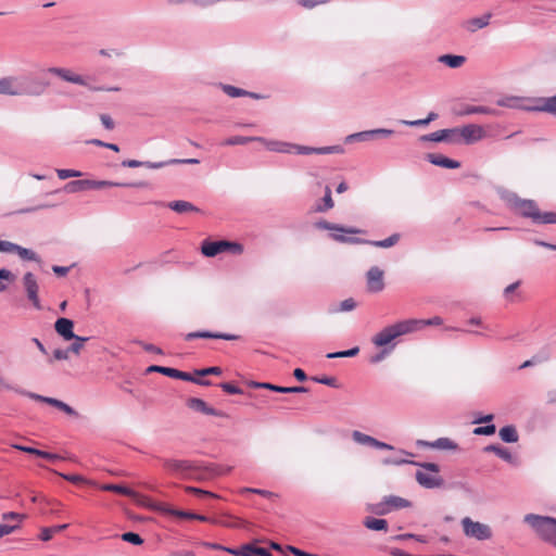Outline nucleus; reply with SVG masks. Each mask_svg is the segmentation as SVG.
Returning a JSON list of instances; mask_svg holds the SVG:
<instances>
[{
    "label": "nucleus",
    "mask_w": 556,
    "mask_h": 556,
    "mask_svg": "<svg viewBox=\"0 0 556 556\" xmlns=\"http://www.w3.org/2000/svg\"><path fill=\"white\" fill-rule=\"evenodd\" d=\"M497 194L511 211L521 217L530 218L533 224H556V213L541 212L534 200L521 199L517 193L505 188H498Z\"/></svg>",
    "instance_id": "nucleus-1"
},
{
    "label": "nucleus",
    "mask_w": 556,
    "mask_h": 556,
    "mask_svg": "<svg viewBox=\"0 0 556 556\" xmlns=\"http://www.w3.org/2000/svg\"><path fill=\"white\" fill-rule=\"evenodd\" d=\"M163 467L170 473L182 479H207L214 476L226 475L230 468H224L218 465H203L199 462L184 459H163Z\"/></svg>",
    "instance_id": "nucleus-2"
},
{
    "label": "nucleus",
    "mask_w": 556,
    "mask_h": 556,
    "mask_svg": "<svg viewBox=\"0 0 556 556\" xmlns=\"http://www.w3.org/2000/svg\"><path fill=\"white\" fill-rule=\"evenodd\" d=\"M443 324V319L439 316H434L429 319H405L395 324L389 325L380 330L372 338V343L376 346H383L391 343L399 337L416 332L426 326H440Z\"/></svg>",
    "instance_id": "nucleus-3"
},
{
    "label": "nucleus",
    "mask_w": 556,
    "mask_h": 556,
    "mask_svg": "<svg viewBox=\"0 0 556 556\" xmlns=\"http://www.w3.org/2000/svg\"><path fill=\"white\" fill-rule=\"evenodd\" d=\"M523 522L532 528L544 542L556 547V518L536 514H527Z\"/></svg>",
    "instance_id": "nucleus-4"
},
{
    "label": "nucleus",
    "mask_w": 556,
    "mask_h": 556,
    "mask_svg": "<svg viewBox=\"0 0 556 556\" xmlns=\"http://www.w3.org/2000/svg\"><path fill=\"white\" fill-rule=\"evenodd\" d=\"M18 97H40L50 87L51 83L42 76L33 73L17 75Z\"/></svg>",
    "instance_id": "nucleus-5"
},
{
    "label": "nucleus",
    "mask_w": 556,
    "mask_h": 556,
    "mask_svg": "<svg viewBox=\"0 0 556 556\" xmlns=\"http://www.w3.org/2000/svg\"><path fill=\"white\" fill-rule=\"evenodd\" d=\"M522 101L519 97H505L501 98L496 101V104L502 108L509 109H523L527 111H535V112H545L556 116V94L547 98H539L536 100L538 104L534 106H521L520 102Z\"/></svg>",
    "instance_id": "nucleus-6"
},
{
    "label": "nucleus",
    "mask_w": 556,
    "mask_h": 556,
    "mask_svg": "<svg viewBox=\"0 0 556 556\" xmlns=\"http://www.w3.org/2000/svg\"><path fill=\"white\" fill-rule=\"evenodd\" d=\"M201 252L206 257H215L220 253H230L240 255L243 252V245L228 240H204L201 244Z\"/></svg>",
    "instance_id": "nucleus-7"
},
{
    "label": "nucleus",
    "mask_w": 556,
    "mask_h": 556,
    "mask_svg": "<svg viewBox=\"0 0 556 556\" xmlns=\"http://www.w3.org/2000/svg\"><path fill=\"white\" fill-rule=\"evenodd\" d=\"M330 237L334 241H338V242H341V243L370 244V245H374V247H377V248H383V249L393 247L400 240V235L399 233H393V235H391L390 237H388V238H386L383 240H377V241L361 239V238H357V237H346V236H343V235H340V233H334V232L330 233Z\"/></svg>",
    "instance_id": "nucleus-8"
},
{
    "label": "nucleus",
    "mask_w": 556,
    "mask_h": 556,
    "mask_svg": "<svg viewBox=\"0 0 556 556\" xmlns=\"http://www.w3.org/2000/svg\"><path fill=\"white\" fill-rule=\"evenodd\" d=\"M464 534L467 538L476 539L478 541H485L492 538L491 528L482 522L473 521L470 517L462 519Z\"/></svg>",
    "instance_id": "nucleus-9"
},
{
    "label": "nucleus",
    "mask_w": 556,
    "mask_h": 556,
    "mask_svg": "<svg viewBox=\"0 0 556 556\" xmlns=\"http://www.w3.org/2000/svg\"><path fill=\"white\" fill-rule=\"evenodd\" d=\"M457 143L472 144L482 140L485 132L482 126L468 124L463 127H456Z\"/></svg>",
    "instance_id": "nucleus-10"
},
{
    "label": "nucleus",
    "mask_w": 556,
    "mask_h": 556,
    "mask_svg": "<svg viewBox=\"0 0 556 556\" xmlns=\"http://www.w3.org/2000/svg\"><path fill=\"white\" fill-rule=\"evenodd\" d=\"M412 503L396 495L384 496L381 502L372 507V511L377 515H387L392 510L409 507Z\"/></svg>",
    "instance_id": "nucleus-11"
},
{
    "label": "nucleus",
    "mask_w": 556,
    "mask_h": 556,
    "mask_svg": "<svg viewBox=\"0 0 556 556\" xmlns=\"http://www.w3.org/2000/svg\"><path fill=\"white\" fill-rule=\"evenodd\" d=\"M21 395L27 396L34 401L46 403L48 405H51L61 412L65 413L68 416L78 417V413L68 404L65 402L58 400L55 397H49L45 395H40L30 391H21Z\"/></svg>",
    "instance_id": "nucleus-12"
},
{
    "label": "nucleus",
    "mask_w": 556,
    "mask_h": 556,
    "mask_svg": "<svg viewBox=\"0 0 556 556\" xmlns=\"http://www.w3.org/2000/svg\"><path fill=\"white\" fill-rule=\"evenodd\" d=\"M22 282H23V287L26 292V296H27L28 301L33 304V306L36 309H38V311L42 309L40 299L38 295L39 285H38L36 276L33 273L27 271L24 274V276L22 278Z\"/></svg>",
    "instance_id": "nucleus-13"
},
{
    "label": "nucleus",
    "mask_w": 556,
    "mask_h": 556,
    "mask_svg": "<svg viewBox=\"0 0 556 556\" xmlns=\"http://www.w3.org/2000/svg\"><path fill=\"white\" fill-rule=\"evenodd\" d=\"M0 252L1 253H15L23 261L37 262L39 263L41 260L38 254L27 248L18 245L11 241L0 240Z\"/></svg>",
    "instance_id": "nucleus-14"
},
{
    "label": "nucleus",
    "mask_w": 556,
    "mask_h": 556,
    "mask_svg": "<svg viewBox=\"0 0 556 556\" xmlns=\"http://www.w3.org/2000/svg\"><path fill=\"white\" fill-rule=\"evenodd\" d=\"M394 134V130L387 128H377L370 130H363L348 135L344 138L345 143H354L356 141H369L377 137H389Z\"/></svg>",
    "instance_id": "nucleus-15"
},
{
    "label": "nucleus",
    "mask_w": 556,
    "mask_h": 556,
    "mask_svg": "<svg viewBox=\"0 0 556 556\" xmlns=\"http://www.w3.org/2000/svg\"><path fill=\"white\" fill-rule=\"evenodd\" d=\"M421 141L457 143L456 127L440 129L420 137Z\"/></svg>",
    "instance_id": "nucleus-16"
},
{
    "label": "nucleus",
    "mask_w": 556,
    "mask_h": 556,
    "mask_svg": "<svg viewBox=\"0 0 556 556\" xmlns=\"http://www.w3.org/2000/svg\"><path fill=\"white\" fill-rule=\"evenodd\" d=\"M41 73L42 74L55 75V76L60 77L61 79H63L65 81H68V83H72V84H76V85H80V86H87L86 79L83 76L73 73L68 68H64V67H48L46 70H42Z\"/></svg>",
    "instance_id": "nucleus-17"
},
{
    "label": "nucleus",
    "mask_w": 556,
    "mask_h": 556,
    "mask_svg": "<svg viewBox=\"0 0 556 556\" xmlns=\"http://www.w3.org/2000/svg\"><path fill=\"white\" fill-rule=\"evenodd\" d=\"M186 405L190 409L202 413L204 415H210V416H215V417H227L226 413L208 406L205 401L198 399V397H189L186 402Z\"/></svg>",
    "instance_id": "nucleus-18"
},
{
    "label": "nucleus",
    "mask_w": 556,
    "mask_h": 556,
    "mask_svg": "<svg viewBox=\"0 0 556 556\" xmlns=\"http://www.w3.org/2000/svg\"><path fill=\"white\" fill-rule=\"evenodd\" d=\"M240 337L237 334L225 333V332H213L208 330H199L193 332H188L185 334L186 341H191L194 339H220L227 341L238 340Z\"/></svg>",
    "instance_id": "nucleus-19"
},
{
    "label": "nucleus",
    "mask_w": 556,
    "mask_h": 556,
    "mask_svg": "<svg viewBox=\"0 0 556 556\" xmlns=\"http://www.w3.org/2000/svg\"><path fill=\"white\" fill-rule=\"evenodd\" d=\"M147 374L151 372H159L166 377L179 379V380H191V374L187 371H181L179 369L173 368V367H165V366H159V365H151L146 369Z\"/></svg>",
    "instance_id": "nucleus-20"
},
{
    "label": "nucleus",
    "mask_w": 556,
    "mask_h": 556,
    "mask_svg": "<svg viewBox=\"0 0 556 556\" xmlns=\"http://www.w3.org/2000/svg\"><path fill=\"white\" fill-rule=\"evenodd\" d=\"M366 278L367 288L370 292H380L384 289L383 271L379 267H370L366 274Z\"/></svg>",
    "instance_id": "nucleus-21"
},
{
    "label": "nucleus",
    "mask_w": 556,
    "mask_h": 556,
    "mask_svg": "<svg viewBox=\"0 0 556 556\" xmlns=\"http://www.w3.org/2000/svg\"><path fill=\"white\" fill-rule=\"evenodd\" d=\"M161 510L168 515V516H173V517H177V518H181V519H191V520H199L201 522H212V520L204 516V515H200V514H195V513H192V511H187V510H181V509H177V508H174L169 505H164Z\"/></svg>",
    "instance_id": "nucleus-22"
},
{
    "label": "nucleus",
    "mask_w": 556,
    "mask_h": 556,
    "mask_svg": "<svg viewBox=\"0 0 556 556\" xmlns=\"http://www.w3.org/2000/svg\"><path fill=\"white\" fill-rule=\"evenodd\" d=\"M55 332L65 341H71L76 338L74 333V321L66 317H60L54 323Z\"/></svg>",
    "instance_id": "nucleus-23"
},
{
    "label": "nucleus",
    "mask_w": 556,
    "mask_h": 556,
    "mask_svg": "<svg viewBox=\"0 0 556 556\" xmlns=\"http://www.w3.org/2000/svg\"><path fill=\"white\" fill-rule=\"evenodd\" d=\"M315 227L320 230H329V231H337V232H343L348 235H357V233H364L365 231L359 228L355 227H345L341 226L339 224H333L325 219H320L315 223Z\"/></svg>",
    "instance_id": "nucleus-24"
},
{
    "label": "nucleus",
    "mask_w": 556,
    "mask_h": 556,
    "mask_svg": "<svg viewBox=\"0 0 556 556\" xmlns=\"http://www.w3.org/2000/svg\"><path fill=\"white\" fill-rule=\"evenodd\" d=\"M416 481L425 489H437L444 484V480L440 476H431L421 470L415 473Z\"/></svg>",
    "instance_id": "nucleus-25"
},
{
    "label": "nucleus",
    "mask_w": 556,
    "mask_h": 556,
    "mask_svg": "<svg viewBox=\"0 0 556 556\" xmlns=\"http://www.w3.org/2000/svg\"><path fill=\"white\" fill-rule=\"evenodd\" d=\"M384 465H404V464H412L421 467L422 469L438 473L440 471V466L435 463H416L413 460H407L404 458L399 457H387L382 460Z\"/></svg>",
    "instance_id": "nucleus-26"
},
{
    "label": "nucleus",
    "mask_w": 556,
    "mask_h": 556,
    "mask_svg": "<svg viewBox=\"0 0 556 556\" xmlns=\"http://www.w3.org/2000/svg\"><path fill=\"white\" fill-rule=\"evenodd\" d=\"M473 114L501 116L502 112L497 109L485 105H465L460 111L457 112V115L459 116H467Z\"/></svg>",
    "instance_id": "nucleus-27"
},
{
    "label": "nucleus",
    "mask_w": 556,
    "mask_h": 556,
    "mask_svg": "<svg viewBox=\"0 0 556 556\" xmlns=\"http://www.w3.org/2000/svg\"><path fill=\"white\" fill-rule=\"evenodd\" d=\"M251 386L257 389H267L278 393H305L307 388L305 387H281L269 382H252Z\"/></svg>",
    "instance_id": "nucleus-28"
},
{
    "label": "nucleus",
    "mask_w": 556,
    "mask_h": 556,
    "mask_svg": "<svg viewBox=\"0 0 556 556\" xmlns=\"http://www.w3.org/2000/svg\"><path fill=\"white\" fill-rule=\"evenodd\" d=\"M426 159L428 162H430L431 164L439 166V167L451 168V169L460 167V162L450 159L443 154L429 153V154H427Z\"/></svg>",
    "instance_id": "nucleus-29"
},
{
    "label": "nucleus",
    "mask_w": 556,
    "mask_h": 556,
    "mask_svg": "<svg viewBox=\"0 0 556 556\" xmlns=\"http://www.w3.org/2000/svg\"><path fill=\"white\" fill-rule=\"evenodd\" d=\"M416 445L418 447H431L438 450H456L457 444L448 438H439L435 441L417 440Z\"/></svg>",
    "instance_id": "nucleus-30"
},
{
    "label": "nucleus",
    "mask_w": 556,
    "mask_h": 556,
    "mask_svg": "<svg viewBox=\"0 0 556 556\" xmlns=\"http://www.w3.org/2000/svg\"><path fill=\"white\" fill-rule=\"evenodd\" d=\"M0 94L18 97L16 76L0 78Z\"/></svg>",
    "instance_id": "nucleus-31"
},
{
    "label": "nucleus",
    "mask_w": 556,
    "mask_h": 556,
    "mask_svg": "<svg viewBox=\"0 0 556 556\" xmlns=\"http://www.w3.org/2000/svg\"><path fill=\"white\" fill-rule=\"evenodd\" d=\"M258 142H262L265 144L267 150L278 153H293V144L285 141H278V140H267L263 137V140H258Z\"/></svg>",
    "instance_id": "nucleus-32"
},
{
    "label": "nucleus",
    "mask_w": 556,
    "mask_h": 556,
    "mask_svg": "<svg viewBox=\"0 0 556 556\" xmlns=\"http://www.w3.org/2000/svg\"><path fill=\"white\" fill-rule=\"evenodd\" d=\"M90 185H91V189H93V190L103 189L106 187H146L147 186V184L143 181L127 184V182H114V181H109V180H93V179H90Z\"/></svg>",
    "instance_id": "nucleus-33"
},
{
    "label": "nucleus",
    "mask_w": 556,
    "mask_h": 556,
    "mask_svg": "<svg viewBox=\"0 0 556 556\" xmlns=\"http://www.w3.org/2000/svg\"><path fill=\"white\" fill-rule=\"evenodd\" d=\"M491 13H486L482 16L473 17L465 23V27L468 31L475 33L481 28L486 27L490 24Z\"/></svg>",
    "instance_id": "nucleus-34"
},
{
    "label": "nucleus",
    "mask_w": 556,
    "mask_h": 556,
    "mask_svg": "<svg viewBox=\"0 0 556 556\" xmlns=\"http://www.w3.org/2000/svg\"><path fill=\"white\" fill-rule=\"evenodd\" d=\"M483 451L485 453H494L496 456H498L501 459L507 462V463H510L513 464L514 460H515V457L513 456V454L510 453V451L506 447H503L498 444H490V445H486Z\"/></svg>",
    "instance_id": "nucleus-35"
},
{
    "label": "nucleus",
    "mask_w": 556,
    "mask_h": 556,
    "mask_svg": "<svg viewBox=\"0 0 556 556\" xmlns=\"http://www.w3.org/2000/svg\"><path fill=\"white\" fill-rule=\"evenodd\" d=\"M122 166L124 167H147L150 169H160L164 167L163 161L161 162H150V161H137V160H125L122 162Z\"/></svg>",
    "instance_id": "nucleus-36"
},
{
    "label": "nucleus",
    "mask_w": 556,
    "mask_h": 556,
    "mask_svg": "<svg viewBox=\"0 0 556 556\" xmlns=\"http://www.w3.org/2000/svg\"><path fill=\"white\" fill-rule=\"evenodd\" d=\"M498 435L505 443H516L519 440L517 429L513 425L504 426L500 429Z\"/></svg>",
    "instance_id": "nucleus-37"
},
{
    "label": "nucleus",
    "mask_w": 556,
    "mask_h": 556,
    "mask_svg": "<svg viewBox=\"0 0 556 556\" xmlns=\"http://www.w3.org/2000/svg\"><path fill=\"white\" fill-rule=\"evenodd\" d=\"M84 190H91L90 179L72 180L64 186V191L75 193Z\"/></svg>",
    "instance_id": "nucleus-38"
},
{
    "label": "nucleus",
    "mask_w": 556,
    "mask_h": 556,
    "mask_svg": "<svg viewBox=\"0 0 556 556\" xmlns=\"http://www.w3.org/2000/svg\"><path fill=\"white\" fill-rule=\"evenodd\" d=\"M438 61L451 68H458L466 62V58L464 55L443 54L439 56Z\"/></svg>",
    "instance_id": "nucleus-39"
},
{
    "label": "nucleus",
    "mask_w": 556,
    "mask_h": 556,
    "mask_svg": "<svg viewBox=\"0 0 556 556\" xmlns=\"http://www.w3.org/2000/svg\"><path fill=\"white\" fill-rule=\"evenodd\" d=\"M100 489L102 491L114 492L128 497H134L136 495L134 490L123 484L106 483L102 484Z\"/></svg>",
    "instance_id": "nucleus-40"
},
{
    "label": "nucleus",
    "mask_w": 556,
    "mask_h": 556,
    "mask_svg": "<svg viewBox=\"0 0 556 556\" xmlns=\"http://www.w3.org/2000/svg\"><path fill=\"white\" fill-rule=\"evenodd\" d=\"M168 207L179 214H184L187 212H199L200 211L192 203L187 202V201H181V200L169 202Z\"/></svg>",
    "instance_id": "nucleus-41"
},
{
    "label": "nucleus",
    "mask_w": 556,
    "mask_h": 556,
    "mask_svg": "<svg viewBox=\"0 0 556 556\" xmlns=\"http://www.w3.org/2000/svg\"><path fill=\"white\" fill-rule=\"evenodd\" d=\"M67 528H68V523L56 525V526H52V527H43V528H41L39 539L43 542H48L52 539V536L55 533H59Z\"/></svg>",
    "instance_id": "nucleus-42"
},
{
    "label": "nucleus",
    "mask_w": 556,
    "mask_h": 556,
    "mask_svg": "<svg viewBox=\"0 0 556 556\" xmlns=\"http://www.w3.org/2000/svg\"><path fill=\"white\" fill-rule=\"evenodd\" d=\"M364 526L374 531H388V521L386 519H378L374 517H366Z\"/></svg>",
    "instance_id": "nucleus-43"
},
{
    "label": "nucleus",
    "mask_w": 556,
    "mask_h": 556,
    "mask_svg": "<svg viewBox=\"0 0 556 556\" xmlns=\"http://www.w3.org/2000/svg\"><path fill=\"white\" fill-rule=\"evenodd\" d=\"M263 140V137H244V136H233L227 138L222 144L224 146H239L247 144L249 142Z\"/></svg>",
    "instance_id": "nucleus-44"
},
{
    "label": "nucleus",
    "mask_w": 556,
    "mask_h": 556,
    "mask_svg": "<svg viewBox=\"0 0 556 556\" xmlns=\"http://www.w3.org/2000/svg\"><path fill=\"white\" fill-rule=\"evenodd\" d=\"M334 203H333V200H332V197H331V189L329 186H326L325 188V195L323 198V203L321 204H318L316 207H315V211L316 212H327L329 210H331L333 207Z\"/></svg>",
    "instance_id": "nucleus-45"
},
{
    "label": "nucleus",
    "mask_w": 556,
    "mask_h": 556,
    "mask_svg": "<svg viewBox=\"0 0 556 556\" xmlns=\"http://www.w3.org/2000/svg\"><path fill=\"white\" fill-rule=\"evenodd\" d=\"M438 114L434 112H430L426 118L422 119H415V121H400L401 124H404L406 126L410 127H418V126H427L429 123L435 121L438 118Z\"/></svg>",
    "instance_id": "nucleus-46"
},
{
    "label": "nucleus",
    "mask_w": 556,
    "mask_h": 556,
    "mask_svg": "<svg viewBox=\"0 0 556 556\" xmlns=\"http://www.w3.org/2000/svg\"><path fill=\"white\" fill-rule=\"evenodd\" d=\"M222 89L227 96L231 98L245 97V94H248V90L235 87L232 85L223 84Z\"/></svg>",
    "instance_id": "nucleus-47"
},
{
    "label": "nucleus",
    "mask_w": 556,
    "mask_h": 556,
    "mask_svg": "<svg viewBox=\"0 0 556 556\" xmlns=\"http://www.w3.org/2000/svg\"><path fill=\"white\" fill-rule=\"evenodd\" d=\"M394 346H395V344H392V342L387 345H383L382 346L383 349L379 353L372 355L370 357L369 362L371 364H378V363L382 362L384 359V357L392 352Z\"/></svg>",
    "instance_id": "nucleus-48"
},
{
    "label": "nucleus",
    "mask_w": 556,
    "mask_h": 556,
    "mask_svg": "<svg viewBox=\"0 0 556 556\" xmlns=\"http://www.w3.org/2000/svg\"><path fill=\"white\" fill-rule=\"evenodd\" d=\"M359 348L354 346L349 350L339 351V352H331L326 355L327 358H341V357H354L358 354Z\"/></svg>",
    "instance_id": "nucleus-49"
},
{
    "label": "nucleus",
    "mask_w": 556,
    "mask_h": 556,
    "mask_svg": "<svg viewBox=\"0 0 556 556\" xmlns=\"http://www.w3.org/2000/svg\"><path fill=\"white\" fill-rule=\"evenodd\" d=\"M352 439L358 444L371 446L375 438L355 430L352 432Z\"/></svg>",
    "instance_id": "nucleus-50"
},
{
    "label": "nucleus",
    "mask_w": 556,
    "mask_h": 556,
    "mask_svg": "<svg viewBox=\"0 0 556 556\" xmlns=\"http://www.w3.org/2000/svg\"><path fill=\"white\" fill-rule=\"evenodd\" d=\"M56 204H53V203H40V204H37L35 206H29V207H23V208H20L17 211H15L13 214H28V213H34V212H37V211H40V210H46V208H51V207H54Z\"/></svg>",
    "instance_id": "nucleus-51"
},
{
    "label": "nucleus",
    "mask_w": 556,
    "mask_h": 556,
    "mask_svg": "<svg viewBox=\"0 0 556 556\" xmlns=\"http://www.w3.org/2000/svg\"><path fill=\"white\" fill-rule=\"evenodd\" d=\"M121 538L123 541L132 545H141L143 543V539L138 533L131 531L124 532Z\"/></svg>",
    "instance_id": "nucleus-52"
},
{
    "label": "nucleus",
    "mask_w": 556,
    "mask_h": 556,
    "mask_svg": "<svg viewBox=\"0 0 556 556\" xmlns=\"http://www.w3.org/2000/svg\"><path fill=\"white\" fill-rule=\"evenodd\" d=\"M73 340L74 342L68 346L70 353L79 354L84 343L88 341L89 338L76 336Z\"/></svg>",
    "instance_id": "nucleus-53"
},
{
    "label": "nucleus",
    "mask_w": 556,
    "mask_h": 556,
    "mask_svg": "<svg viewBox=\"0 0 556 556\" xmlns=\"http://www.w3.org/2000/svg\"><path fill=\"white\" fill-rule=\"evenodd\" d=\"M344 148L340 144L317 148V154H342Z\"/></svg>",
    "instance_id": "nucleus-54"
},
{
    "label": "nucleus",
    "mask_w": 556,
    "mask_h": 556,
    "mask_svg": "<svg viewBox=\"0 0 556 556\" xmlns=\"http://www.w3.org/2000/svg\"><path fill=\"white\" fill-rule=\"evenodd\" d=\"M496 431V427L493 424H489L485 426H480L473 429V434L476 435H492Z\"/></svg>",
    "instance_id": "nucleus-55"
},
{
    "label": "nucleus",
    "mask_w": 556,
    "mask_h": 556,
    "mask_svg": "<svg viewBox=\"0 0 556 556\" xmlns=\"http://www.w3.org/2000/svg\"><path fill=\"white\" fill-rule=\"evenodd\" d=\"M186 491L188 493H192L199 497H211V498L217 497V495L215 493H213L211 491L202 490V489L195 488V486H187Z\"/></svg>",
    "instance_id": "nucleus-56"
},
{
    "label": "nucleus",
    "mask_w": 556,
    "mask_h": 556,
    "mask_svg": "<svg viewBox=\"0 0 556 556\" xmlns=\"http://www.w3.org/2000/svg\"><path fill=\"white\" fill-rule=\"evenodd\" d=\"M222 390L228 394H242L243 390L231 382H220Z\"/></svg>",
    "instance_id": "nucleus-57"
},
{
    "label": "nucleus",
    "mask_w": 556,
    "mask_h": 556,
    "mask_svg": "<svg viewBox=\"0 0 556 556\" xmlns=\"http://www.w3.org/2000/svg\"><path fill=\"white\" fill-rule=\"evenodd\" d=\"M58 177L62 180L72 178V177H80L83 175L81 172L76 169H56Z\"/></svg>",
    "instance_id": "nucleus-58"
},
{
    "label": "nucleus",
    "mask_w": 556,
    "mask_h": 556,
    "mask_svg": "<svg viewBox=\"0 0 556 556\" xmlns=\"http://www.w3.org/2000/svg\"><path fill=\"white\" fill-rule=\"evenodd\" d=\"M293 153L308 155V154H317V148L293 144Z\"/></svg>",
    "instance_id": "nucleus-59"
},
{
    "label": "nucleus",
    "mask_w": 556,
    "mask_h": 556,
    "mask_svg": "<svg viewBox=\"0 0 556 556\" xmlns=\"http://www.w3.org/2000/svg\"><path fill=\"white\" fill-rule=\"evenodd\" d=\"M222 372H223V370L218 366H212V367H206V368L195 370V374L201 377H205L208 375L219 376V375H222Z\"/></svg>",
    "instance_id": "nucleus-60"
},
{
    "label": "nucleus",
    "mask_w": 556,
    "mask_h": 556,
    "mask_svg": "<svg viewBox=\"0 0 556 556\" xmlns=\"http://www.w3.org/2000/svg\"><path fill=\"white\" fill-rule=\"evenodd\" d=\"M312 380L317 383L325 384V386H328L331 388H338V382L334 377H328V376L313 377Z\"/></svg>",
    "instance_id": "nucleus-61"
},
{
    "label": "nucleus",
    "mask_w": 556,
    "mask_h": 556,
    "mask_svg": "<svg viewBox=\"0 0 556 556\" xmlns=\"http://www.w3.org/2000/svg\"><path fill=\"white\" fill-rule=\"evenodd\" d=\"M87 143L89 144H93V146H97V147H103V148H106V149H110L114 152H118L119 151V147L115 143H109V142H104L100 139H90L87 141Z\"/></svg>",
    "instance_id": "nucleus-62"
},
{
    "label": "nucleus",
    "mask_w": 556,
    "mask_h": 556,
    "mask_svg": "<svg viewBox=\"0 0 556 556\" xmlns=\"http://www.w3.org/2000/svg\"><path fill=\"white\" fill-rule=\"evenodd\" d=\"M20 529V525H9V523H0V539L4 535L13 533L15 530Z\"/></svg>",
    "instance_id": "nucleus-63"
},
{
    "label": "nucleus",
    "mask_w": 556,
    "mask_h": 556,
    "mask_svg": "<svg viewBox=\"0 0 556 556\" xmlns=\"http://www.w3.org/2000/svg\"><path fill=\"white\" fill-rule=\"evenodd\" d=\"M257 546L253 544H244L242 545L241 556H256Z\"/></svg>",
    "instance_id": "nucleus-64"
}]
</instances>
